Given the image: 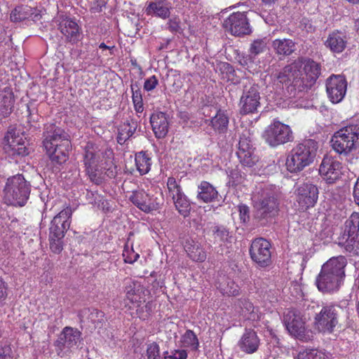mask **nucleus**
Segmentation results:
<instances>
[{"instance_id": "49", "label": "nucleus", "mask_w": 359, "mask_h": 359, "mask_svg": "<svg viewBox=\"0 0 359 359\" xmlns=\"http://www.w3.org/2000/svg\"><path fill=\"white\" fill-rule=\"evenodd\" d=\"M147 359H157L159 357V346L154 342L147 346Z\"/></svg>"}, {"instance_id": "23", "label": "nucleus", "mask_w": 359, "mask_h": 359, "mask_svg": "<svg viewBox=\"0 0 359 359\" xmlns=\"http://www.w3.org/2000/svg\"><path fill=\"white\" fill-rule=\"evenodd\" d=\"M297 60H300L301 69H304V81L306 84L307 90L316 82L321 74V66L314 60L304 57H298Z\"/></svg>"}, {"instance_id": "24", "label": "nucleus", "mask_w": 359, "mask_h": 359, "mask_svg": "<svg viewBox=\"0 0 359 359\" xmlns=\"http://www.w3.org/2000/svg\"><path fill=\"white\" fill-rule=\"evenodd\" d=\"M60 30L68 42L74 44L81 39V32L78 24L70 18L60 23Z\"/></svg>"}, {"instance_id": "62", "label": "nucleus", "mask_w": 359, "mask_h": 359, "mask_svg": "<svg viewBox=\"0 0 359 359\" xmlns=\"http://www.w3.org/2000/svg\"><path fill=\"white\" fill-rule=\"evenodd\" d=\"M28 116V123L30 124V126L31 127H34V128H36V127L32 125V123H37L39 120V114H36V115H30V116Z\"/></svg>"}, {"instance_id": "47", "label": "nucleus", "mask_w": 359, "mask_h": 359, "mask_svg": "<svg viewBox=\"0 0 359 359\" xmlns=\"http://www.w3.org/2000/svg\"><path fill=\"white\" fill-rule=\"evenodd\" d=\"M90 313L88 315V320L93 324L96 325L101 323L103 320L104 313L97 309H92L88 310Z\"/></svg>"}, {"instance_id": "58", "label": "nucleus", "mask_w": 359, "mask_h": 359, "mask_svg": "<svg viewBox=\"0 0 359 359\" xmlns=\"http://www.w3.org/2000/svg\"><path fill=\"white\" fill-rule=\"evenodd\" d=\"M27 110L28 116L38 114V109L34 102H30L27 104Z\"/></svg>"}, {"instance_id": "16", "label": "nucleus", "mask_w": 359, "mask_h": 359, "mask_svg": "<svg viewBox=\"0 0 359 359\" xmlns=\"http://www.w3.org/2000/svg\"><path fill=\"white\" fill-rule=\"evenodd\" d=\"M226 32L233 36H241L251 33L248 19L243 13H233L223 23Z\"/></svg>"}, {"instance_id": "30", "label": "nucleus", "mask_w": 359, "mask_h": 359, "mask_svg": "<svg viewBox=\"0 0 359 359\" xmlns=\"http://www.w3.org/2000/svg\"><path fill=\"white\" fill-rule=\"evenodd\" d=\"M296 43L290 39H275L272 42V48L278 55L289 56L296 49Z\"/></svg>"}, {"instance_id": "13", "label": "nucleus", "mask_w": 359, "mask_h": 359, "mask_svg": "<svg viewBox=\"0 0 359 359\" xmlns=\"http://www.w3.org/2000/svg\"><path fill=\"white\" fill-rule=\"evenodd\" d=\"M4 140L6 142V151L13 157H23L30 152V148L23 139V135H20V132L13 127L8 128Z\"/></svg>"}, {"instance_id": "40", "label": "nucleus", "mask_w": 359, "mask_h": 359, "mask_svg": "<svg viewBox=\"0 0 359 359\" xmlns=\"http://www.w3.org/2000/svg\"><path fill=\"white\" fill-rule=\"evenodd\" d=\"M182 339V341L184 346H190L192 347L194 349L198 348L199 345L198 340L196 335L192 330H187L183 334Z\"/></svg>"}, {"instance_id": "4", "label": "nucleus", "mask_w": 359, "mask_h": 359, "mask_svg": "<svg viewBox=\"0 0 359 359\" xmlns=\"http://www.w3.org/2000/svg\"><path fill=\"white\" fill-rule=\"evenodd\" d=\"M253 217L257 224L264 226L271 223L278 214L279 202L269 191H262L253 197Z\"/></svg>"}, {"instance_id": "12", "label": "nucleus", "mask_w": 359, "mask_h": 359, "mask_svg": "<svg viewBox=\"0 0 359 359\" xmlns=\"http://www.w3.org/2000/svg\"><path fill=\"white\" fill-rule=\"evenodd\" d=\"M319 191L316 185L304 182L297 186L295 189L296 202L298 209L304 212L317 203Z\"/></svg>"}, {"instance_id": "38", "label": "nucleus", "mask_w": 359, "mask_h": 359, "mask_svg": "<svg viewBox=\"0 0 359 359\" xmlns=\"http://www.w3.org/2000/svg\"><path fill=\"white\" fill-rule=\"evenodd\" d=\"M173 202L176 209L181 215H182L184 217H186L189 215L191 205L189 201L184 194H181V196H179L175 199H173Z\"/></svg>"}, {"instance_id": "39", "label": "nucleus", "mask_w": 359, "mask_h": 359, "mask_svg": "<svg viewBox=\"0 0 359 359\" xmlns=\"http://www.w3.org/2000/svg\"><path fill=\"white\" fill-rule=\"evenodd\" d=\"M86 170L90 180L94 184L100 185L104 182V177L98 168V165L86 167Z\"/></svg>"}, {"instance_id": "59", "label": "nucleus", "mask_w": 359, "mask_h": 359, "mask_svg": "<svg viewBox=\"0 0 359 359\" xmlns=\"http://www.w3.org/2000/svg\"><path fill=\"white\" fill-rule=\"evenodd\" d=\"M353 198L355 203L359 205V178L358 179L353 189Z\"/></svg>"}, {"instance_id": "3", "label": "nucleus", "mask_w": 359, "mask_h": 359, "mask_svg": "<svg viewBox=\"0 0 359 359\" xmlns=\"http://www.w3.org/2000/svg\"><path fill=\"white\" fill-rule=\"evenodd\" d=\"M318 144L311 139L297 144L289 153L286 159L287 169L290 172H299L311 165L316 158Z\"/></svg>"}, {"instance_id": "54", "label": "nucleus", "mask_w": 359, "mask_h": 359, "mask_svg": "<svg viewBox=\"0 0 359 359\" xmlns=\"http://www.w3.org/2000/svg\"><path fill=\"white\" fill-rule=\"evenodd\" d=\"M0 359H13V351L9 346L0 348Z\"/></svg>"}, {"instance_id": "19", "label": "nucleus", "mask_w": 359, "mask_h": 359, "mask_svg": "<svg viewBox=\"0 0 359 359\" xmlns=\"http://www.w3.org/2000/svg\"><path fill=\"white\" fill-rule=\"evenodd\" d=\"M81 332L76 328L65 327L60 334L57 339L54 342L55 351L57 355L62 357L65 348H71L80 341Z\"/></svg>"}, {"instance_id": "50", "label": "nucleus", "mask_w": 359, "mask_h": 359, "mask_svg": "<svg viewBox=\"0 0 359 359\" xmlns=\"http://www.w3.org/2000/svg\"><path fill=\"white\" fill-rule=\"evenodd\" d=\"M132 98L135 111L137 113L142 112L144 107L141 93H133Z\"/></svg>"}, {"instance_id": "56", "label": "nucleus", "mask_w": 359, "mask_h": 359, "mask_svg": "<svg viewBox=\"0 0 359 359\" xmlns=\"http://www.w3.org/2000/svg\"><path fill=\"white\" fill-rule=\"evenodd\" d=\"M239 306L242 310H245L248 312L253 311L252 304L245 299L239 300Z\"/></svg>"}, {"instance_id": "5", "label": "nucleus", "mask_w": 359, "mask_h": 359, "mask_svg": "<svg viewBox=\"0 0 359 359\" xmlns=\"http://www.w3.org/2000/svg\"><path fill=\"white\" fill-rule=\"evenodd\" d=\"M300 62V60H294L292 63L285 65L276 76L278 82L283 85V88H285L291 97L307 91Z\"/></svg>"}, {"instance_id": "27", "label": "nucleus", "mask_w": 359, "mask_h": 359, "mask_svg": "<svg viewBox=\"0 0 359 359\" xmlns=\"http://www.w3.org/2000/svg\"><path fill=\"white\" fill-rule=\"evenodd\" d=\"M15 97L13 90L6 88L0 91V116H8L13 111Z\"/></svg>"}, {"instance_id": "1", "label": "nucleus", "mask_w": 359, "mask_h": 359, "mask_svg": "<svg viewBox=\"0 0 359 359\" xmlns=\"http://www.w3.org/2000/svg\"><path fill=\"white\" fill-rule=\"evenodd\" d=\"M43 147L52 162L61 165L65 163L72 149L69 135L55 123L45 126Z\"/></svg>"}, {"instance_id": "14", "label": "nucleus", "mask_w": 359, "mask_h": 359, "mask_svg": "<svg viewBox=\"0 0 359 359\" xmlns=\"http://www.w3.org/2000/svg\"><path fill=\"white\" fill-rule=\"evenodd\" d=\"M254 150L250 133L245 130L240 135L237 151V156L243 165L252 168L258 162V157L254 154Z\"/></svg>"}, {"instance_id": "41", "label": "nucleus", "mask_w": 359, "mask_h": 359, "mask_svg": "<svg viewBox=\"0 0 359 359\" xmlns=\"http://www.w3.org/2000/svg\"><path fill=\"white\" fill-rule=\"evenodd\" d=\"M266 50V43L264 39H256L250 45L249 52L252 55L256 56Z\"/></svg>"}, {"instance_id": "60", "label": "nucleus", "mask_w": 359, "mask_h": 359, "mask_svg": "<svg viewBox=\"0 0 359 359\" xmlns=\"http://www.w3.org/2000/svg\"><path fill=\"white\" fill-rule=\"evenodd\" d=\"M7 295L6 286L4 281L0 278V299H5Z\"/></svg>"}, {"instance_id": "9", "label": "nucleus", "mask_w": 359, "mask_h": 359, "mask_svg": "<svg viewBox=\"0 0 359 359\" xmlns=\"http://www.w3.org/2000/svg\"><path fill=\"white\" fill-rule=\"evenodd\" d=\"M342 307L337 304H330L323 306L320 311L314 318L316 328L323 333H332L339 323V318L344 313Z\"/></svg>"}, {"instance_id": "37", "label": "nucleus", "mask_w": 359, "mask_h": 359, "mask_svg": "<svg viewBox=\"0 0 359 359\" xmlns=\"http://www.w3.org/2000/svg\"><path fill=\"white\" fill-rule=\"evenodd\" d=\"M210 230L213 238L216 241L218 239L219 242L224 243L229 241L230 233L226 226L223 225L213 224L211 226Z\"/></svg>"}, {"instance_id": "45", "label": "nucleus", "mask_w": 359, "mask_h": 359, "mask_svg": "<svg viewBox=\"0 0 359 359\" xmlns=\"http://www.w3.org/2000/svg\"><path fill=\"white\" fill-rule=\"evenodd\" d=\"M64 238H50V248L55 254H60L63 250Z\"/></svg>"}, {"instance_id": "6", "label": "nucleus", "mask_w": 359, "mask_h": 359, "mask_svg": "<svg viewBox=\"0 0 359 359\" xmlns=\"http://www.w3.org/2000/svg\"><path fill=\"white\" fill-rule=\"evenodd\" d=\"M32 185L21 174L7 179L4 187V198L8 204L24 206L29 198Z\"/></svg>"}, {"instance_id": "34", "label": "nucleus", "mask_w": 359, "mask_h": 359, "mask_svg": "<svg viewBox=\"0 0 359 359\" xmlns=\"http://www.w3.org/2000/svg\"><path fill=\"white\" fill-rule=\"evenodd\" d=\"M211 126L219 133H226L229 126V116L224 111L219 110L211 119Z\"/></svg>"}, {"instance_id": "43", "label": "nucleus", "mask_w": 359, "mask_h": 359, "mask_svg": "<svg viewBox=\"0 0 359 359\" xmlns=\"http://www.w3.org/2000/svg\"><path fill=\"white\" fill-rule=\"evenodd\" d=\"M167 187L172 200L183 194L180 186L177 183L174 177H169L168 179Z\"/></svg>"}, {"instance_id": "8", "label": "nucleus", "mask_w": 359, "mask_h": 359, "mask_svg": "<svg viewBox=\"0 0 359 359\" xmlns=\"http://www.w3.org/2000/svg\"><path fill=\"white\" fill-rule=\"evenodd\" d=\"M359 139V126L350 125L336 132L331 139L332 148L339 154H348Z\"/></svg>"}, {"instance_id": "17", "label": "nucleus", "mask_w": 359, "mask_h": 359, "mask_svg": "<svg viewBox=\"0 0 359 359\" xmlns=\"http://www.w3.org/2000/svg\"><path fill=\"white\" fill-rule=\"evenodd\" d=\"M72 210L67 207L56 215L50 222L49 227L50 238H64L69 229Z\"/></svg>"}, {"instance_id": "63", "label": "nucleus", "mask_w": 359, "mask_h": 359, "mask_svg": "<svg viewBox=\"0 0 359 359\" xmlns=\"http://www.w3.org/2000/svg\"><path fill=\"white\" fill-rule=\"evenodd\" d=\"M130 88L133 93H141L140 85L137 81L132 83L130 85Z\"/></svg>"}, {"instance_id": "36", "label": "nucleus", "mask_w": 359, "mask_h": 359, "mask_svg": "<svg viewBox=\"0 0 359 359\" xmlns=\"http://www.w3.org/2000/svg\"><path fill=\"white\" fill-rule=\"evenodd\" d=\"M147 12L148 14H155L163 19L170 15V9L161 2H151L147 8Z\"/></svg>"}, {"instance_id": "18", "label": "nucleus", "mask_w": 359, "mask_h": 359, "mask_svg": "<svg viewBox=\"0 0 359 359\" xmlns=\"http://www.w3.org/2000/svg\"><path fill=\"white\" fill-rule=\"evenodd\" d=\"M347 88V81L344 75L332 74L326 80V91L332 103H339L344 97Z\"/></svg>"}, {"instance_id": "61", "label": "nucleus", "mask_w": 359, "mask_h": 359, "mask_svg": "<svg viewBox=\"0 0 359 359\" xmlns=\"http://www.w3.org/2000/svg\"><path fill=\"white\" fill-rule=\"evenodd\" d=\"M86 198L88 201L89 203L94 204L96 203V198L95 197V194L93 191L86 190Z\"/></svg>"}, {"instance_id": "20", "label": "nucleus", "mask_w": 359, "mask_h": 359, "mask_svg": "<svg viewBox=\"0 0 359 359\" xmlns=\"http://www.w3.org/2000/svg\"><path fill=\"white\" fill-rule=\"evenodd\" d=\"M344 236L347 250H359V213L353 212L345 222Z\"/></svg>"}, {"instance_id": "11", "label": "nucleus", "mask_w": 359, "mask_h": 359, "mask_svg": "<svg viewBox=\"0 0 359 359\" xmlns=\"http://www.w3.org/2000/svg\"><path fill=\"white\" fill-rule=\"evenodd\" d=\"M266 142L271 147L283 144L292 140V132L289 126L274 121L266 129L264 135Z\"/></svg>"}, {"instance_id": "7", "label": "nucleus", "mask_w": 359, "mask_h": 359, "mask_svg": "<svg viewBox=\"0 0 359 359\" xmlns=\"http://www.w3.org/2000/svg\"><path fill=\"white\" fill-rule=\"evenodd\" d=\"M242 94L239 100V113L241 115L257 114L261 107V96L257 84L246 81L240 86Z\"/></svg>"}, {"instance_id": "32", "label": "nucleus", "mask_w": 359, "mask_h": 359, "mask_svg": "<svg viewBox=\"0 0 359 359\" xmlns=\"http://www.w3.org/2000/svg\"><path fill=\"white\" fill-rule=\"evenodd\" d=\"M184 249L189 257L194 261L203 262L206 257L205 252L201 248L200 245L194 241H187Z\"/></svg>"}, {"instance_id": "21", "label": "nucleus", "mask_w": 359, "mask_h": 359, "mask_svg": "<svg viewBox=\"0 0 359 359\" xmlns=\"http://www.w3.org/2000/svg\"><path fill=\"white\" fill-rule=\"evenodd\" d=\"M341 163L332 156L325 155L320 165L319 173L327 184H333L341 175Z\"/></svg>"}, {"instance_id": "42", "label": "nucleus", "mask_w": 359, "mask_h": 359, "mask_svg": "<svg viewBox=\"0 0 359 359\" xmlns=\"http://www.w3.org/2000/svg\"><path fill=\"white\" fill-rule=\"evenodd\" d=\"M137 128V123L131 120L130 122L127 121L123 123L119 126L118 130L126 135L128 138H130L135 133Z\"/></svg>"}, {"instance_id": "52", "label": "nucleus", "mask_w": 359, "mask_h": 359, "mask_svg": "<svg viewBox=\"0 0 359 359\" xmlns=\"http://www.w3.org/2000/svg\"><path fill=\"white\" fill-rule=\"evenodd\" d=\"M299 27L308 33H312L315 31V27L312 25L311 20L306 18L301 20Z\"/></svg>"}, {"instance_id": "25", "label": "nucleus", "mask_w": 359, "mask_h": 359, "mask_svg": "<svg viewBox=\"0 0 359 359\" xmlns=\"http://www.w3.org/2000/svg\"><path fill=\"white\" fill-rule=\"evenodd\" d=\"M152 130L156 138H164L168 132L169 124L166 114L158 111L152 114L150 117Z\"/></svg>"}, {"instance_id": "44", "label": "nucleus", "mask_w": 359, "mask_h": 359, "mask_svg": "<svg viewBox=\"0 0 359 359\" xmlns=\"http://www.w3.org/2000/svg\"><path fill=\"white\" fill-rule=\"evenodd\" d=\"M297 359H321V355L316 349H306L299 353Z\"/></svg>"}, {"instance_id": "51", "label": "nucleus", "mask_w": 359, "mask_h": 359, "mask_svg": "<svg viewBox=\"0 0 359 359\" xmlns=\"http://www.w3.org/2000/svg\"><path fill=\"white\" fill-rule=\"evenodd\" d=\"M229 176L231 180L229 182H231L233 185H237L243 182V176L237 169H233L229 172Z\"/></svg>"}, {"instance_id": "64", "label": "nucleus", "mask_w": 359, "mask_h": 359, "mask_svg": "<svg viewBox=\"0 0 359 359\" xmlns=\"http://www.w3.org/2000/svg\"><path fill=\"white\" fill-rule=\"evenodd\" d=\"M115 170H116V166H114L113 168H108L107 170L106 171V175H107V177H109V178H114L116 175V172Z\"/></svg>"}, {"instance_id": "31", "label": "nucleus", "mask_w": 359, "mask_h": 359, "mask_svg": "<svg viewBox=\"0 0 359 359\" xmlns=\"http://www.w3.org/2000/svg\"><path fill=\"white\" fill-rule=\"evenodd\" d=\"M197 199L204 203H210L215 201L218 196V192L215 188L206 181H203L198 187Z\"/></svg>"}, {"instance_id": "22", "label": "nucleus", "mask_w": 359, "mask_h": 359, "mask_svg": "<svg viewBox=\"0 0 359 359\" xmlns=\"http://www.w3.org/2000/svg\"><path fill=\"white\" fill-rule=\"evenodd\" d=\"M129 199L140 210L147 213L156 210L160 207L158 198L154 195L150 196L144 190L133 191Z\"/></svg>"}, {"instance_id": "48", "label": "nucleus", "mask_w": 359, "mask_h": 359, "mask_svg": "<svg viewBox=\"0 0 359 359\" xmlns=\"http://www.w3.org/2000/svg\"><path fill=\"white\" fill-rule=\"evenodd\" d=\"M239 212L240 219L242 223L246 224L250 220V209L249 207L244 204H241L238 206Z\"/></svg>"}, {"instance_id": "2", "label": "nucleus", "mask_w": 359, "mask_h": 359, "mask_svg": "<svg viewBox=\"0 0 359 359\" xmlns=\"http://www.w3.org/2000/svg\"><path fill=\"white\" fill-rule=\"evenodd\" d=\"M347 260L344 256L334 257L323 266L316 278L318 289L323 292H332L339 290L345 278Z\"/></svg>"}, {"instance_id": "26", "label": "nucleus", "mask_w": 359, "mask_h": 359, "mask_svg": "<svg viewBox=\"0 0 359 359\" xmlns=\"http://www.w3.org/2000/svg\"><path fill=\"white\" fill-rule=\"evenodd\" d=\"M260 340L257 332L252 329H246L238 342L241 350L246 353H253L259 348Z\"/></svg>"}, {"instance_id": "35", "label": "nucleus", "mask_w": 359, "mask_h": 359, "mask_svg": "<svg viewBox=\"0 0 359 359\" xmlns=\"http://www.w3.org/2000/svg\"><path fill=\"white\" fill-rule=\"evenodd\" d=\"M135 163L141 175L147 174L151 168V158L146 151H140L135 155Z\"/></svg>"}, {"instance_id": "15", "label": "nucleus", "mask_w": 359, "mask_h": 359, "mask_svg": "<svg viewBox=\"0 0 359 359\" xmlns=\"http://www.w3.org/2000/svg\"><path fill=\"white\" fill-rule=\"evenodd\" d=\"M250 255L253 262L261 267H266L271 262V244L263 238H255L250 248Z\"/></svg>"}, {"instance_id": "55", "label": "nucleus", "mask_w": 359, "mask_h": 359, "mask_svg": "<svg viewBox=\"0 0 359 359\" xmlns=\"http://www.w3.org/2000/svg\"><path fill=\"white\" fill-rule=\"evenodd\" d=\"M169 359H186L187 353L185 350H175L172 355L168 357Z\"/></svg>"}, {"instance_id": "28", "label": "nucleus", "mask_w": 359, "mask_h": 359, "mask_svg": "<svg viewBox=\"0 0 359 359\" xmlns=\"http://www.w3.org/2000/svg\"><path fill=\"white\" fill-rule=\"evenodd\" d=\"M34 16V19L39 20L41 16L37 13L36 8H32L28 6H20L15 7L10 15V19L12 22H21L29 18Z\"/></svg>"}, {"instance_id": "46", "label": "nucleus", "mask_w": 359, "mask_h": 359, "mask_svg": "<svg viewBox=\"0 0 359 359\" xmlns=\"http://www.w3.org/2000/svg\"><path fill=\"white\" fill-rule=\"evenodd\" d=\"M181 21L178 17H173L170 18L168 23V29L172 33H181L182 32V29L180 26Z\"/></svg>"}, {"instance_id": "53", "label": "nucleus", "mask_w": 359, "mask_h": 359, "mask_svg": "<svg viewBox=\"0 0 359 359\" xmlns=\"http://www.w3.org/2000/svg\"><path fill=\"white\" fill-rule=\"evenodd\" d=\"M158 79L156 76H152L147 79L144 84V89L147 91L152 90L158 85Z\"/></svg>"}, {"instance_id": "10", "label": "nucleus", "mask_w": 359, "mask_h": 359, "mask_svg": "<svg viewBox=\"0 0 359 359\" xmlns=\"http://www.w3.org/2000/svg\"><path fill=\"white\" fill-rule=\"evenodd\" d=\"M285 325L289 333L300 341L308 342L313 340L314 334L305 327V322L299 311L289 310L283 317Z\"/></svg>"}, {"instance_id": "29", "label": "nucleus", "mask_w": 359, "mask_h": 359, "mask_svg": "<svg viewBox=\"0 0 359 359\" xmlns=\"http://www.w3.org/2000/svg\"><path fill=\"white\" fill-rule=\"evenodd\" d=\"M102 153L99 147L92 142H87L84 147L83 162L85 167L98 165Z\"/></svg>"}, {"instance_id": "33", "label": "nucleus", "mask_w": 359, "mask_h": 359, "mask_svg": "<svg viewBox=\"0 0 359 359\" xmlns=\"http://www.w3.org/2000/svg\"><path fill=\"white\" fill-rule=\"evenodd\" d=\"M346 41L344 36L340 32H333L330 34L325 44L331 50L336 53L342 52L346 47Z\"/></svg>"}, {"instance_id": "57", "label": "nucleus", "mask_w": 359, "mask_h": 359, "mask_svg": "<svg viewBox=\"0 0 359 359\" xmlns=\"http://www.w3.org/2000/svg\"><path fill=\"white\" fill-rule=\"evenodd\" d=\"M239 63L243 67L248 68L250 67V65H252L253 63L252 55L250 54L246 56H243L241 58H240Z\"/></svg>"}]
</instances>
